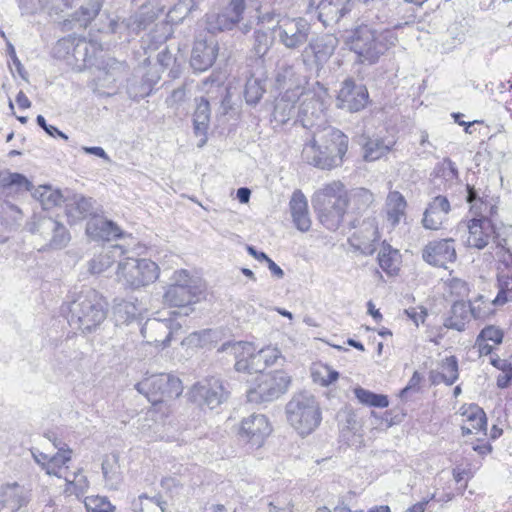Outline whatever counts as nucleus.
Returning a JSON list of instances; mask_svg holds the SVG:
<instances>
[{"instance_id":"nucleus-1","label":"nucleus","mask_w":512,"mask_h":512,"mask_svg":"<svg viewBox=\"0 0 512 512\" xmlns=\"http://www.w3.org/2000/svg\"><path fill=\"white\" fill-rule=\"evenodd\" d=\"M348 149V137L340 130L325 126L312 130V137L304 144L302 159L322 170H330L342 164Z\"/></svg>"},{"instance_id":"nucleus-2","label":"nucleus","mask_w":512,"mask_h":512,"mask_svg":"<svg viewBox=\"0 0 512 512\" xmlns=\"http://www.w3.org/2000/svg\"><path fill=\"white\" fill-rule=\"evenodd\" d=\"M311 201L321 224L336 230L346 213L349 196L345 185L335 180L316 190Z\"/></svg>"},{"instance_id":"nucleus-3","label":"nucleus","mask_w":512,"mask_h":512,"mask_svg":"<svg viewBox=\"0 0 512 512\" xmlns=\"http://www.w3.org/2000/svg\"><path fill=\"white\" fill-rule=\"evenodd\" d=\"M397 42L392 30L378 32L367 24L357 26L348 38L350 50L357 54L361 63L374 64L379 57Z\"/></svg>"},{"instance_id":"nucleus-4","label":"nucleus","mask_w":512,"mask_h":512,"mask_svg":"<svg viewBox=\"0 0 512 512\" xmlns=\"http://www.w3.org/2000/svg\"><path fill=\"white\" fill-rule=\"evenodd\" d=\"M69 313L70 326L83 333L92 332L106 318L105 302L96 290L86 288L70 303Z\"/></svg>"},{"instance_id":"nucleus-5","label":"nucleus","mask_w":512,"mask_h":512,"mask_svg":"<svg viewBox=\"0 0 512 512\" xmlns=\"http://www.w3.org/2000/svg\"><path fill=\"white\" fill-rule=\"evenodd\" d=\"M288 423L305 436L313 432L321 422V410L315 397L307 392L295 394L286 404Z\"/></svg>"},{"instance_id":"nucleus-6","label":"nucleus","mask_w":512,"mask_h":512,"mask_svg":"<svg viewBox=\"0 0 512 512\" xmlns=\"http://www.w3.org/2000/svg\"><path fill=\"white\" fill-rule=\"evenodd\" d=\"M116 275L120 283L135 290L155 282L159 267L149 259L125 258L119 261Z\"/></svg>"},{"instance_id":"nucleus-7","label":"nucleus","mask_w":512,"mask_h":512,"mask_svg":"<svg viewBox=\"0 0 512 512\" xmlns=\"http://www.w3.org/2000/svg\"><path fill=\"white\" fill-rule=\"evenodd\" d=\"M136 390L145 395L153 405L179 397L183 392L181 380L168 373L148 376L135 385Z\"/></svg>"},{"instance_id":"nucleus-8","label":"nucleus","mask_w":512,"mask_h":512,"mask_svg":"<svg viewBox=\"0 0 512 512\" xmlns=\"http://www.w3.org/2000/svg\"><path fill=\"white\" fill-rule=\"evenodd\" d=\"M339 44L333 34H324L309 41L300 58L306 70L315 72L317 76L334 54Z\"/></svg>"},{"instance_id":"nucleus-9","label":"nucleus","mask_w":512,"mask_h":512,"mask_svg":"<svg viewBox=\"0 0 512 512\" xmlns=\"http://www.w3.org/2000/svg\"><path fill=\"white\" fill-rule=\"evenodd\" d=\"M291 377L283 371L262 374L256 387L247 391L250 402H271L278 399L287 390Z\"/></svg>"},{"instance_id":"nucleus-10","label":"nucleus","mask_w":512,"mask_h":512,"mask_svg":"<svg viewBox=\"0 0 512 512\" xmlns=\"http://www.w3.org/2000/svg\"><path fill=\"white\" fill-rule=\"evenodd\" d=\"M245 8V0H222L217 11L206 14V29L213 34L233 29L242 20Z\"/></svg>"},{"instance_id":"nucleus-11","label":"nucleus","mask_w":512,"mask_h":512,"mask_svg":"<svg viewBox=\"0 0 512 512\" xmlns=\"http://www.w3.org/2000/svg\"><path fill=\"white\" fill-rule=\"evenodd\" d=\"M163 10L164 7L155 9L151 3L143 4L135 14L128 18H124L121 21L111 20L109 24L110 30L112 33L125 34L126 38L129 39L146 30Z\"/></svg>"},{"instance_id":"nucleus-12","label":"nucleus","mask_w":512,"mask_h":512,"mask_svg":"<svg viewBox=\"0 0 512 512\" xmlns=\"http://www.w3.org/2000/svg\"><path fill=\"white\" fill-rule=\"evenodd\" d=\"M279 42L290 50L303 46L309 39L311 25L302 18H282L273 29Z\"/></svg>"},{"instance_id":"nucleus-13","label":"nucleus","mask_w":512,"mask_h":512,"mask_svg":"<svg viewBox=\"0 0 512 512\" xmlns=\"http://www.w3.org/2000/svg\"><path fill=\"white\" fill-rule=\"evenodd\" d=\"M229 392L218 377H208L195 383L191 390V400L199 406L215 409L227 400Z\"/></svg>"},{"instance_id":"nucleus-14","label":"nucleus","mask_w":512,"mask_h":512,"mask_svg":"<svg viewBox=\"0 0 512 512\" xmlns=\"http://www.w3.org/2000/svg\"><path fill=\"white\" fill-rule=\"evenodd\" d=\"M172 283L164 293V302L170 306L183 307L198 300L197 287L186 270L175 271Z\"/></svg>"},{"instance_id":"nucleus-15","label":"nucleus","mask_w":512,"mask_h":512,"mask_svg":"<svg viewBox=\"0 0 512 512\" xmlns=\"http://www.w3.org/2000/svg\"><path fill=\"white\" fill-rule=\"evenodd\" d=\"M30 231L39 235L45 241V246L51 248H62L70 240L65 226L51 217L38 218L31 224Z\"/></svg>"},{"instance_id":"nucleus-16","label":"nucleus","mask_w":512,"mask_h":512,"mask_svg":"<svg viewBox=\"0 0 512 512\" xmlns=\"http://www.w3.org/2000/svg\"><path fill=\"white\" fill-rule=\"evenodd\" d=\"M457 258L455 241L452 238L430 241L422 249V259L431 266L448 268Z\"/></svg>"},{"instance_id":"nucleus-17","label":"nucleus","mask_w":512,"mask_h":512,"mask_svg":"<svg viewBox=\"0 0 512 512\" xmlns=\"http://www.w3.org/2000/svg\"><path fill=\"white\" fill-rule=\"evenodd\" d=\"M368 100L369 93L365 85L350 78L343 81L337 96L339 108L358 112L366 107Z\"/></svg>"},{"instance_id":"nucleus-18","label":"nucleus","mask_w":512,"mask_h":512,"mask_svg":"<svg viewBox=\"0 0 512 512\" xmlns=\"http://www.w3.org/2000/svg\"><path fill=\"white\" fill-rule=\"evenodd\" d=\"M271 433V426L263 414H251L241 421L239 435L252 445L260 447Z\"/></svg>"},{"instance_id":"nucleus-19","label":"nucleus","mask_w":512,"mask_h":512,"mask_svg":"<svg viewBox=\"0 0 512 512\" xmlns=\"http://www.w3.org/2000/svg\"><path fill=\"white\" fill-rule=\"evenodd\" d=\"M218 50V43L213 37L209 39H197L190 57L192 69L196 72L208 70L214 64Z\"/></svg>"},{"instance_id":"nucleus-20","label":"nucleus","mask_w":512,"mask_h":512,"mask_svg":"<svg viewBox=\"0 0 512 512\" xmlns=\"http://www.w3.org/2000/svg\"><path fill=\"white\" fill-rule=\"evenodd\" d=\"M349 5L350 0H309V7H315L325 27L338 23L350 11Z\"/></svg>"},{"instance_id":"nucleus-21","label":"nucleus","mask_w":512,"mask_h":512,"mask_svg":"<svg viewBox=\"0 0 512 512\" xmlns=\"http://www.w3.org/2000/svg\"><path fill=\"white\" fill-rule=\"evenodd\" d=\"M467 246L483 249L495 237V226L487 217L473 218L468 222Z\"/></svg>"},{"instance_id":"nucleus-22","label":"nucleus","mask_w":512,"mask_h":512,"mask_svg":"<svg viewBox=\"0 0 512 512\" xmlns=\"http://www.w3.org/2000/svg\"><path fill=\"white\" fill-rule=\"evenodd\" d=\"M301 95L302 90L300 86H297L295 89H286L281 97L276 100L273 111L274 120L280 124H285L290 119L296 117L298 110L296 103Z\"/></svg>"},{"instance_id":"nucleus-23","label":"nucleus","mask_w":512,"mask_h":512,"mask_svg":"<svg viewBox=\"0 0 512 512\" xmlns=\"http://www.w3.org/2000/svg\"><path fill=\"white\" fill-rule=\"evenodd\" d=\"M297 117L303 127L312 130L321 129L324 121V114L321 109V103L312 95H306L301 101L297 110Z\"/></svg>"},{"instance_id":"nucleus-24","label":"nucleus","mask_w":512,"mask_h":512,"mask_svg":"<svg viewBox=\"0 0 512 512\" xmlns=\"http://www.w3.org/2000/svg\"><path fill=\"white\" fill-rule=\"evenodd\" d=\"M472 317L479 318L480 312L470 302L456 301L451 307L450 315L444 320V326L461 332Z\"/></svg>"},{"instance_id":"nucleus-25","label":"nucleus","mask_w":512,"mask_h":512,"mask_svg":"<svg viewBox=\"0 0 512 512\" xmlns=\"http://www.w3.org/2000/svg\"><path fill=\"white\" fill-rule=\"evenodd\" d=\"M449 211L450 203L445 196L439 195L434 197L428 204L423 215L422 224L424 228L438 230Z\"/></svg>"},{"instance_id":"nucleus-26","label":"nucleus","mask_w":512,"mask_h":512,"mask_svg":"<svg viewBox=\"0 0 512 512\" xmlns=\"http://www.w3.org/2000/svg\"><path fill=\"white\" fill-rule=\"evenodd\" d=\"M141 334L147 343L167 347L171 341L172 331L168 321L152 319L144 324Z\"/></svg>"},{"instance_id":"nucleus-27","label":"nucleus","mask_w":512,"mask_h":512,"mask_svg":"<svg viewBox=\"0 0 512 512\" xmlns=\"http://www.w3.org/2000/svg\"><path fill=\"white\" fill-rule=\"evenodd\" d=\"M379 240L378 227L374 219L364 220L352 235L353 245L363 253H373L374 243Z\"/></svg>"},{"instance_id":"nucleus-28","label":"nucleus","mask_w":512,"mask_h":512,"mask_svg":"<svg viewBox=\"0 0 512 512\" xmlns=\"http://www.w3.org/2000/svg\"><path fill=\"white\" fill-rule=\"evenodd\" d=\"M289 208L294 225L301 232H307L311 227L308 211V201L301 190H295L289 202Z\"/></svg>"},{"instance_id":"nucleus-29","label":"nucleus","mask_w":512,"mask_h":512,"mask_svg":"<svg viewBox=\"0 0 512 512\" xmlns=\"http://www.w3.org/2000/svg\"><path fill=\"white\" fill-rule=\"evenodd\" d=\"M87 234L95 240L111 241L123 236L122 230L110 220L91 218L86 225Z\"/></svg>"},{"instance_id":"nucleus-30","label":"nucleus","mask_w":512,"mask_h":512,"mask_svg":"<svg viewBox=\"0 0 512 512\" xmlns=\"http://www.w3.org/2000/svg\"><path fill=\"white\" fill-rule=\"evenodd\" d=\"M196 108L193 114V129L197 136H203L199 147L206 143V135L210 126L211 108L209 101L204 98H196Z\"/></svg>"},{"instance_id":"nucleus-31","label":"nucleus","mask_w":512,"mask_h":512,"mask_svg":"<svg viewBox=\"0 0 512 512\" xmlns=\"http://www.w3.org/2000/svg\"><path fill=\"white\" fill-rule=\"evenodd\" d=\"M0 497L3 506L15 511L28 502V492L17 483L0 488Z\"/></svg>"},{"instance_id":"nucleus-32","label":"nucleus","mask_w":512,"mask_h":512,"mask_svg":"<svg viewBox=\"0 0 512 512\" xmlns=\"http://www.w3.org/2000/svg\"><path fill=\"white\" fill-rule=\"evenodd\" d=\"M125 249L120 245H110L99 255L89 261V270L92 274H100L107 270L117 257L122 256Z\"/></svg>"},{"instance_id":"nucleus-33","label":"nucleus","mask_w":512,"mask_h":512,"mask_svg":"<svg viewBox=\"0 0 512 512\" xmlns=\"http://www.w3.org/2000/svg\"><path fill=\"white\" fill-rule=\"evenodd\" d=\"M131 508L133 512H170L167 502L159 494H141L132 501Z\"/></svg>"},{"instance_id":"nucleus-34","label":"nucleus","mask_w":512,"mask_h":512,"mask_svg":"<svg viewBox=\"0 0 512 512\" xmlns=\"http://www.w3.org/2000/svg\"><path fill=\"white\" fill-rule=\"evenodd\" d=\"M67 215L80 220L94 215V201L82 195H74L66 204Z\"/></svg>"},{"instance_id":"nucleus-35","label":"nucleus","mask_w":512,"mask_h":512,"mask_svg":"<svg viewBox=\"0 0 512 512\" xmlns=\"http://www.w3.org/2000/svg\"><path fill=\"white\" fill-rule=\"evenodd\" d=\"M102 474L107 486L117 488L122 481V472L117 454L106 455L102 461Z\"/></svg>"},{"instance_id":"nucleus-36","label":"nucleus","mask_w":512,"mask_h":512,"mask_svg":"<svg viewBox=\"0 0 512 512\" xmlns=\"http://www.w3.org/2000/svg\"><path fill=\"white\" fill-rule=\"evenodd\" d=\"M54 446L58 449V452L55 455L50 456L47 461L46 473L48 475L63 477V474L67 469L64 466L68 461H70L72 450L60 447L56 442H54Z\"/></svg>"},{"instance_id":"nucleus-37","label":"nucleus","mask_w":512,"mask_h":512,"mask_svg":"<svg viewBox=\"0 0 512 512\" xmlns=\"http://www.w3.org/2000/svg\"><path fill=\"white\" fill-rule=\"evenodd\" d=\"M406 200L398 191H392L387 197V217L392 226H396L406 209Z\"/></svg>"},{"instance_id":"nucleus-38","label":"nucleus","mask_w":512,"mask_h":512,"mask_svg":"<svg viewBox=\"0 0 512 512\" xmlns=\"http://www.w3.org/2000/svg\"><path fill=\"white\" fill-rule=\"evenodd\" d=\"M64 478L66 481L65 492L74 494L77 498L84 496L89 489V481L80 469L72 473H66Z\"/></svg>"},{"instance_id":"nucleus-39","label":"nucleus","mask_w":512,"mask_h":512,"mask_svg":"<svg viewBox=\"0 0 512 512\" xmlns=\"http://www.w3.org/2000/svg\"><path fill=\"white\" fill-rule=\"evenodd\" d=\"M399 253L389 245H383L379 254L378 262L380 267L388 275H396L399 270Z\"/></svg>"},{"instance_id":"nucleus-40","label":"nucleus","mask_w":512,"mask_h":512,"mask_svg":"<svg viewBox=\"0 0 512 512\" xmlns=\"http://www.w3.org/2000/svg\"><path fill=\"white\" fill-rule=\"evenodd\" d=\"M275 82L278 88L295 89L299 86L294 66L287 62L279 63L275 71Z\"/></svg>"},{"instance_id":"nucleus-41","label":"nucleus","mask_w":512,"mask_h":512,"mask_svg":"<svg viewBox=\"0 0 512 512\" xmlns=\"http://www.w3.org/2000/svg\"><path fill=\"white\" fill-rule=\"evenodd\" d=\"M265 83V79L255 77L254 75L247 79L244 90V97L247 104L256 105L261 100L266 90Z\"/></svg>"},{"instance_id":"nucleus-42","label":"nucleus","mask_w":512,"mask_h":512,"mask_svg":"<svg viewBox=\"0 0 512 512\" xmlns=\"http://www.w3.org/2000/svg\"><path fill=\"white\" fill-rule=\"evenodd\" d=\"M461 415L466 418L470 426L476 431H485L487 428L486 414L482 408L476 404H470L468 407H462Z\"/></svg>"},{"instance_id":"nucleus-43","label":"nucleus","mask_w":512,"mask_h":512,"mask_svg":"<svg viewBox=\"0 0 512 512\" xmlns=\"http://www.w3.org/2000/svg\"><path fill=\"white\" fill-rule=\"evenodd\" d=\"M266 369V365L264 363V359L262 358V354L259 351L255 352V349L252 350L251 355L248 356L247 359L240 360L239 362H235V370L238 372H245L248 374L252 373H261Z\"/></svg>"},{"instance_id":"nucleus-44","label":"nucleus","mask_w":512,"mask_h":512,"mask_svg":"<svg viewBox=\"0 0 512 512\" xmlns=\"http://www.w3.org/2000/svg\"><path fill=\"white\" fill-rule=\"evenodd\" d=\"M252 350H254L253 344L246 341H228L223 343L218 349L219 352H225L233 355L236 362L247 359L248 356L251 355Z\"/></svg>"},{"instance_id":"nucleus-45","label":"nucleus","mask_w":512,"mask_h":512,"mask_svg":"<svg viewBox=\"0 0 512 512\" xmlns=\"http://www.w3.org/2000/svg\"><path fill=\"white\" fill-rule=\"evenodd\" d=\"M34 197L40 201L44 209L58 206L63 201V196L59 190L46 185L38 187L34 192Z\"/></svg>"},{"instance_id":"nucleus-46","label":"nucleus","mask_w":512,"mask_h":512,"mask_svg":"<svg viewBox=\"0 0 512 512\" xmlns=\"http://www.w3.org/2000/svg\"><path fill=\"white\" fill-rule=\"evenodd\" d=\"M0 186L3 188L15 187L17 190L30 191L32 183L20 173L9 171L0 172Z\"/></svg>"},{"instance_id":"nucleus-47","label":"nucleus","mask_w":512,"mask_h":512,"mask_svg":"<svg viewBox=\"0 0 512 512\" xmlns=\"http://www.w3.org/2000/svg\"><path fill=\"white\" fill-rule=\"evenodd\" d=\"M354 394L356 398L365 405L377 407V408H385L389 405V400L387 396L382 394H376L369 390H366L362 387H357L354 389Z\"/></svg>"},{"instance_id":"nucleus-48","label":"nucleus","mask_w":512,"mask_h":512,"mask_svg":"<svg viewBox=\"0 0 512 512\" xmlns=\"http://www.w3.org/2000/svg\"><path fill=\"white\" fill-rule=\"evenodd\" d=\"M96 44L87 42L85 39H76L72 50V57L78 62H88L94 56L96 52Z\"/></svg>"},{"instance_id":"nucleus-49","label":"nucleus","mask_w":512,"mask_h":512,"mask_svg":"<svg viewBox=\"0 0 512 512\" xmlns=\"http://www.w3.org/2000/svg\"><path fill=\"white\" fill-rule=\"evenodd\" d=\"M84 505L87 512H115L116 507L109 501L108 497L92 495L84 498Z\"/></svg>"},{"instance_id":"nucleus-50","label":"nucleus","mask_w":512,"mask_h":512,"mask_svg":"<svg viewBox=\"0 0 512 512\" xmlns=\"http://www.w3.org/2000/svg\"><path fill=\"white\" fill-rule=\"evenodd\" d=\"M390 150V145L385 144L382 139H369L364 146V158L367 161H375Z\"/></svg>"},{"instance_id":"nucleus-51","label":"nucleus","mask_w":512,"mask_h":512,"mask_svg":"<svg viewBox=\"0 0 512 512\" xmlns=\"http://www.w3.org/2000/svg\"><path fill=\"white\" fill-rule=\"evenodd\" d=\"M103 0H89L76 12V20L83 26L93 20L100 12Z\"/></svg>"},{"instance_id":"nucleus-52","label":"nucleus","mask_w":512,"mask_h":512,"mask_svg":"<svg viewBox=\"0 0 512 512\" xmlns=\"http://www.w3.org/2000/svg\"><path fill=\"white\" fill-rule=\"evenodd\" d=\"M442 372L438 375L441 381L450 386L458 379V361L455 356L446 357L442 361Z\"/></svg>"},{"instance_id":"nucleus-53","label":"nucleus","mask_w":512,"mask_h":512,"mask_svg":"<svg viewBox=\"0 0 512 512\" xmlns=\"http://www.w3.org/2000/svg\"><path fill=\"white\" fill-rule=\"evenodd\" d=\"M272 45V39L268 33L257 30L254 32L253 51L255 56L262 58L267 54Z\"/></svg>"},{"instance_id":"nucleus-54","label":"nucleus","mask_w":512,"mask_h":512,"mask_svg":"<svg viewBox=\"0 0 512 512\" xmlns=\"http://www.w3.org/2000/svg\"><path fill=\"white\" fill-rule=\"evenodd\" d=\"M195 8L196 4L194 0H178L174 7L169 10L168 17L174 21L175 18L173 14H179L178 19L182 20L188 16Z\"/></svg>"},{"instance_id":"nucleus-55","label":"nucleus","mask_w":512,"mask_h":512,"mask_svg":"<svg viewBox=\"0 0 512 512\" xmlns=\"http://www.w3.org/2000/svg\"><path fill=\"white\" fill-rule=\"evenodd\" d=\"M352 200L358 210H365L373 203L374 196L369 190L359 188L352 194Z\"/></svg>"},{"instance_id":"nucleus-56","label":"nucleus","mask_w":512,"mask_h":512,"mask_svg":"<svg viewBox=\"0 0 512 512\" xmlns=\"http://www.w3.org/2000/svg\"><path fill=\"white\" fill-rule=\"evenodd\" d=\"M75 37H65L57 41L53 48L54 55L58 58H65L67 55H72L74 47Z\"/></svg>"},{"instance_id":"nucleus-57","label":"nucleus","mask_w":512,"mask_h":512,"mask_svg":"<svg viewBox=\"0 0 512 512\" xmlns=\"http://www.w3.org/2000/svg\"><path fill=\"white\" fill-rule=\"evenodd\" d=\"M189 98L185 86L174 89L171 94L166 98V104L169 108L177 110L182 103Z\"/></svg>"},{"instance_id":"nucleus-58","label":"nucleus","mask_w":512,"mask_h":512,"mask_svg":"<svg viewBox=\"0 0 512 512\" xmlns=\"http://www.w3.org/2000/svg\"><path fill=\"white\" fill-rule=\"evenodd\" d=\"M503 336L504 335L501 329L496 328L495 326H487L481 330L477 337L485 341H492L495 344H500L502 343Z\"/></svg>"},{"instance_id":"nucleus-59","label":"nucleus","mask_w":512,"mask_h":512,"mask_svg":"<svg viewBox=\"0 0 512 512\" xmlns=\"http://www.w3.org/2000/svg\"><path fill=\"white\" fill-rule=\"evenodd\" d=\"M115 313L118 315L122 313L126 314V318L124 319V321H130L136 318L138 314V309L134 303L129 301H123L122 303L116 306Z\"/></svg>"},{"instance_id":"nucleus-60","label":"nucleus","mask_w":512,"mask_h":512,"mask_svg":"<svg viewBox=\"0 0 512 512\" xmlns=\"http://www.w3.org/2000/svg\"><path fill=\"white\" fill-rule=\"evenodd\" d=\"M262 354V358L264 359V363L266 368L274 365L278 359L282 358L281 352L276 347H266L260 350Z\"/></svg>"},{"instance_id":"nucleus-61","label":"nucleus","mask_w":512,"mask_h":512,"mask_svg":"<svg viewBox=\"0 0 512 512\" xmlns=\"http://www.w3.org/2000/svg\"><path fill=\"white\" fill-rule=\"evenodd\" d=\"M42 9H47L50 12H62L64 8L69 7L68 0H39Z\"/></svg>"},{"instance_id":"nucleus-62","label":"nucleus","mask_w":512,"mask_h":512,"mask_svg":"<svg viewBox=\"0 0 512 512\" xmlns=\"http://www.w3.org/2000/svg\"><path fill=\"white\" fill-rule=\"evenodd\" d=\"M37 124L50 136L56 137L59 136L65 140L68 139V136L60 131L58 128L47 124L45 118L42 115H38L36 118Z\"/></svg>"},{"instance_id":"nucleus-63","label":"nucleus","mask_w":512,"mask_h":512,"mask_svg":"<svg viewBox=\"0 0 512 512\" xmlns=\"http://www.w3.org/2000/svg\"><path fill=\"white\" fill-rule=\"evenodd\" d=\"M421 380L422 376L419 372L415 371L408 384L400 391L399 396L405 399L410 391H417Z\"/></svg>"},{"instance_id":"nucleus-64","label":"nucleus","mask_w":512,"mask_h":512,"mask_svg":"<svg viewBox=\"0 0 512 512\" xmlns=\"http://www.w3.org/2000/svg\"><path fill=\"white\" fill-rule=\"evenodd\" d=\"M466 200L471 204V209H478V204H483L481 198L478 196L476 189L470 185H467Z\"/></svg>"}]
</instances>
